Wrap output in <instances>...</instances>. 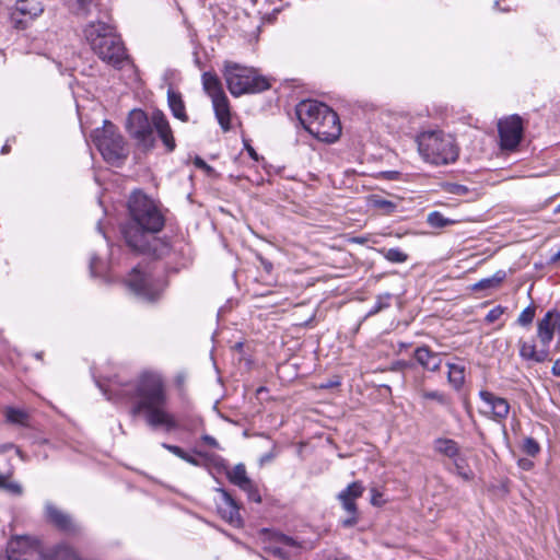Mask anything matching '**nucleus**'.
<instances>
[{
	"label": "nucleus",
	"mask_w": 560,
	"mask_h": 560,
	"mask_svg": "<svg viewBox=\"0 0 560 560\" xmlns=\"http://www.w3.org/2000/svg\"><path fill=\"white\" fill-rule=\"evenodd\" d=\"M506 271L498 270L491 277L483 278L472 285V290L482 291L489 289L499 288L500 284L505 280Z\"/></svg>",
	"instance_id": "obj_26"
},
{
	"label": "nucleus",
	"mask_w": 560,
	"mask_h": 560,
	"mask_svg": "<svg viewBox=\"0 0 560 560\" xmlns=\"http://www.w3.org/2000/svg\"><path fill=\"white\" fill-rule=\"evenodd\" d=\"M223 75L230 93L234 96L259 93L270 88L267 78L257 74L253 68H247L236 62L226 61Z\"/></svg>",
	"instance_id": "obj_7"
},
{
	"label": "nucleus",
	"mask_w": 560,
	"mask_h": 560,
	"mask_svg": "<svg viewBox=\"0 0 560 560\" xmlns=\"http://www.w3.org/2000/svg\"><path fill=\"white\" fill-rule=\"evenodd\" d=\"M94 142L104 160L112 165L121 164L128 156L122 136L109 121H105L102 129L95 130Z\"/></svg>",
	"instance_id": "obj_8"
},
{
	"label": "nucleus",
	"mask_w": 560,
	"mask_h": 560,
	"mask_svg": "<svg viewBox=\"0 0 560 560\" xmlns=\"http://www.w3.org/2000/svg\"><path fill=\"white\" fill-rule=\"evenodd\" d=\"M551 373L553 376L560 377V357L555 360L553 365L551 368Z\"/></svg>",
	"instance_id": "obj_50"
},
{
	"label": "nucleus",
	"mask_w": 560,
	"mask_h": 560,
	"mask_svg": "<svg viewBox=\"0 0 560 560\" xmlns=\"http://www.w3.org/2000/svg\"><path fill=\"white\" fill-rule=\"evenodd\" d=\"M162 447L165 448L166 451L171 452L172 454H174L175 456H177L180 459L185 458L186 452L177 445L162 443Z\"/></svg>",
	"instance_id": "obj_43"
},
{
	"label": "nucleus",
	"mask_w": 560,
	"mask_h": 560,
	"mask_svg": "<svg viewBox=\"0 0 560 560\" xmlns=\"http://www.w3.org/2000/svg\"><path fill=\"white\" fill-rule=\"evenodd\" d=\"M68 9L78 16L86 18L92 12L94 0H63Z\"/></svg>",
	"instance_id": "obj_29"
},
{
	"label": "nucleus",
	"mask_w": 560,
	"mask_h": 560,
	"mask_svg": "<svg viewBox=\"0 0 560 560\" xmlns=\"http://www.w3.org/2000/svg\"><path fill=\"white\" fill-rule=\"evenodd\" d=\"M560 212V203L557 206V208L555 209V213H558Z\"/></svg>",
	"instance_id": "obj_61"
},
{
	"label": "nucleus",
	"mask_w": 560,
	"mask_h": 560,
	"mask_svg": "<svg viewBox=\"0 0 560 560\" xmlns=\"http://www.w3.org/2000/svg\"><path fill=\"white\" fill-rule=\"evenodd\" d=\"M378 253L389 262L393 264H404L408 260L409 256L401 249L394 248H380Z\"/></svg>",
	"instance_id": "obj_32"
},
{
	"label": "nucleus",
	"mask_w": 560,
	"mask_h": 560,
	"mask_svg": "<svg viewBox=\"0 0 560 560\" xmlns=\"http://www.w3.org/2000/svg\"><path fill=\"white\" fill-rule=\"evenodd\" d=\"M129 289L142 301L154 302L162 293V287L153 278L138 268H133L126 280Z\"/></svg>",
	"instance_id": "obj_10"
},
{
	"label": "nucleus",
	"mask_w": 560,
	"mask_h": 560,
	"mask_svg": "<svg viewBox=\"0 0 560 560\" xmlns=\"http://www.w3.org/2000/svg\"><path fill=\"white\" fill-rule=\"evenodd\" d=\"M116 399H128L132 402V416L144 415V420L152 429L163 428L166 432L177 429L175 417L166 410V386L159 373L143 372L137 380L112 388Z\"/></svg>",
	"instance_id": "obj_2"
},
{
	"label": "nucleus",
	"mask_w": 560,
	"mask_h": 560,
	"mask_svg": "<svg viewBox=\"0 0 560 560\" xmlns=\"http://www.w3.org/2000/svg\"><path fill=\"white\" fill-rule=\"evenodd\" d=\"M536 315V306L534 304L528 305L526 308H524L521 314L518 315L516 323L517 325L522 327L529 326Z\"/></svg>",
	"instance_id": "obj_37"
},
{
	"label": "nucleus",
	"mask_w": 560,
	"mask_h": 560,
	"mask_svg": "<svg viewBox=\"0 0 560 560\" xmlns=\"http://www.w3.org/2000/svg\"><path fill=\"white\" fill-rule=\"evenodd\" d=\"M195 453L198 455H203L201 452H198V451H195Z\"/></svg>",
	"instance_id": "obj_62"
},
{
	"label": "nucleus",
	"mask_w": 560,
	"mask_h": 560,
	"mask_svg": "<svg viewBox=\"0 0 560 560\" xmlns=\"http://www.w3.org/2000/svg\"><path fill=\"white\" fill-rule=\"evenodd\" d=\"M95 260H96V258H95V257H93V258L91 259V268H93V267H94V261H95Z\"/></svg>",
	"instance_id": "obj_60"
},
{
	"label": "nucleus",
	"mask_w": 560,
	"mask_h": 560,
	"mask_svg": "<svg viewBox=\"0 0 560 560\" xmlns=\"http://www.w3.org/2000/svg\"><path fill=\"white\" fill-rule=\"evenodd\" d=\"M364 492V486L361 481L351 482L346 489L340 491L337 499L341 503L342 509L349 515L341 521V525L346 528L353 527L358 524V506L355 500L361 498Z\"/></svg>",
	"instance_id": "obj_12"
},
{
	"label": "nucleus",
	"mask_w": 560,
	"mask_h": 560,
	"mask_svg": "<svg viewBox=\"0 0 560 560\" xmlns=\"http://www.w3.org/2000/svg\"><path fill=\"white\" fill-rule=\"evenodd\" d=\"M194 164L196 167L198 168H202V170H206L207 172H211L212 171V167L210 165H208L199 156H196L195 160H194Z\"/></svg>",
	"instance_id": "obj_47"
},
{
	"label": "nucleus",
	"mask_w": 560,
	"mask_h": 560,
	"mask_svg": "<svg viewBox=\"0 0 560 560\" xmlns=\"http://www.w3.org/2000/svg\"><path fill=\"white\" fill-rule=\"evenodd\" d=\"M448 374L447 378L450 384L456 389H460L465 382V368L462 365L447 363Z\"/></svg>",
	"instance_id": "obj_31"
},
{
	"label": "nucleus",
	"mask_w": 560,
	"mask_h": 560,
	"mask_svg": "<svg viewBox=\"0 0 560 560\" xmlns=\"http://www.w3.org/2000/svg\"><path fill=\"white\" fill-rule=\"evenodd\" d=\"M478 395L482 401L480 415L498 423L504 422L511 409L509 401L486 389L480 390Z\"/></svg>",
	"instance_id": "obj_13"
},
{
	"label": "nucleus",
	"mask_w": 560,
	"mask_h": 560,
	"mask_svg": "<svg viewBox=\"0 0 560 560\" xmlns=\"http://www.w3.org/2000/svg\"><path fill=\"white\" fill-rule=\"evenodd\" d=\"M522 450L528 456L535 457L540 452V445L534 438H525L523 441Z\"/></svg>",
	"instance_id": "obj_38"
},
{
	"label": "nucleus",
	"mask_w": 560,
	"mask_h": 560,
	"mask_svg": "<svg viewBox=\"0 0 560 560\" xmlns=\"http://www.w3.org/2000/svg\"><path fill=\"white\" fill-rule=\"evenodd\" d=\"M9 150H10V147H9L8 144H4V145L2 147V149H1V153H2V154H5V153H8V152H9Z\"/></svg>",
	"instance_id": "obj_58"
},
{
	"label": "nucleus",
	"mask_w": 560,
	"mask_h": 560,
	"mask_svg": "<svg viewBox=\"0 0 560 560\" xmlns=\"http://www.w3.org/2000/svg\"><path fill=\"white\" fill-rule=\"evenodd\" d=\"M416 142L421 158L432 165H447L458 159L459 149L454 137L442 130L420 132Z\"/></svg>",
	"instance_id": "obj_5"
},
{
	"label": "nucleus",
	"mask_w": 560,
	"mask_h": 560,
	"mask_svg": "<svg viewBox=\"0 0 560 560\" xmlns=\"http://www.w3.org/2000/svg\"><path fill=\"white\" fill-rule=\"evenodd\" d=\"M421 397L424 399L435 400L441 406L445 407L453 417H457L452 407V399L447 394L440 390H423L421 393Z\"/></svg>",
	"instance_id": "obj_27"
},
{
	"label": "nucleus",
	"mask_w": 560,
	"mask_h": 560,
	"mask_svg": "<svg viewBox=\"0 0 560 560\" xmlns=\"http://www.w3.org/2000/svg\"><path fill=\"white\" fill-rule=\"evenodd\" d=\"M517 345L518 354L524 361L530 363H542L552 360L550 351L547 349V347L541 346L540 349H537L534 340L527 341L520 339Z\"/></svg>",
	"instance_id": "obj_17"
},
{
	"label": "nucleus",
	"mask_w": 560,
	"mask_h": 560,
	"mask_svg": "<svg viewBox=\"0 0 560 560\" xmlns=\"http://www.w3.org/2000/svg\"><path fill=\"white\" fill-rule=\"evenodd\" d=\"M268 551L280 559H288V552L284 551L282 548L279 547H270Z\"/></svg>",
	"instance_id": "obj_45"
},
{
	"label": "nucleus",
	"mask_w": 560,
	"mask_h": 560,
	"mask_svg": "<svg viewBox=\"0 0 560 560\" xmlns=\"http://www.w3.org/2000/svg\"><path fill=\"white\" fill-rule=\"evenodd\" d=\"M505 307L501 305H497L495 307L491 308L488 314L486 315L485 320L489 324H492L497 322L504 313Z\"/></svg>",
	"instance_id": "obj_42"
},
{
	"label": "nucleus",
	"mask_w": 560,
	"mask_h": 560,
	"mask_svg": "<svg viewBox=\"0 0 560 560\" xmlns=\"http://www.w3.org/2000/svg\"><path fill=\"white\" fill-rule=\"evenodd\" d=\"M246 148H247V151H248L249 155H250L254 160H258V156H257L256 151H255L250 145H246Z\"/></svg>",
	"instance_id": "obj_56"
},
{
	"label": "nucleus",
	"mask_w": 560,
	"mask_h": 560,
	"mask_svg": "<svg viewBox=\"0 0 560 560\" xmlns=\"http://www.w3.org/2000/svg\"><path fill=\"white\" fill-rule=\"evenodd\" d=\"M413 358L427 371L438 372L441 369V353L432 351L429 346L417 347L413 351Z\"/></svg>",
	"instance_id": "obj_20"
},
{
	"label": "nucleus",
	"mask_w": 560,
	"mask_h": 560,
	"mask_svg": "<svg viewBox=\"0 0 560 560\" xmlns=\"http://www.w3.org/2000/svg\"><path fill=\"white\" fill-rule=\"evenodd\" d=\"M558 260H560V249L550 257L551 262H557Z\"/></svg>",
	"instance_id": "obj_57"
},
{
	"label": "nucleus",
	"mask_w": 560,
	"mask_h": 560,
	"mask_svg": "<svg viewBox=\"0 0 560 560\" xmlns=\"http://www.w3.org/2000/svg\"><path fill=\"white\" fill-rule=\"evenodd\" d=\"M4 417L9 423L28 427L30 415L24 409L7 407L4 409Z\"/></svg>",
	"instance_id": "obj_28"
},
{
	"label": "nucleus",
	"mask_w": 560,
	"mask_h": 560,
	"mask_svg": "<svg viewBox=\"0 0 560 560\" xmlns=\"http://www.w3.org/2000/svg\"><path fill=\"white\" fill-rule=\"evenodd\" d=\"M241 490H243L247 493V497L250 501L256 502V503L261 502V497L253 481H249V486L243 487V488H241Z\"/></svg>",
	"instance_id": "obj_41"
},
{
	"label": "nucleus",
	"mask_w": 560,
	"mask_h": 560,
	"mask_svg": "<svg viewBox=\"0 0 560 560\" xmlns=\"http://www.w3.org/2000/svg\"><path fill=\"white\" fill-rule=\"evenodd\" d=\"M202 85L211 100L225 95L221 81L215 73L205 72L202 74Z\"/></svg>",
	"instance_id": "obj_24"
},
{
	"label": "nucleus",
	"mask_w": 560,
	"mask_h": 560,
	"mask_svg": "<svg viewBox=\"0 0 560 560\" xmlns=\"http://www.w3.org/2000/svg\"><path fill=\"white\" fill-rule=\"evenodd\" d=\"M276 457V454L273 452H269V453H266L264 454L261 457H260V464H265V463H269L271 462L273 458Z\"/></svg>",
	"instance_id": "obj_52"
},
{
	"label": "nucleus",
	"mask_w": 560,
	"mask_h": 560,
	"mask_svg": "<svg viewBox=\"0 0 560 560\" xmlns=\"http://www.w3.org/2000/svg\"><path fill=\"white\" fill-rule=\"evenodd\" d=\"M183 460H185L186 463H188V464H190L192 466H199L200 465L199 460L196 457L189 455L187 452H186L185 458H183Z\"/></svg>",
	"instance_id": "obj_51"
},
{
	"label": "nucleus",
	"mask_w": 560,
	"mask_h": 560,
	"mask_svg": "<svg viewBox=\"0 0 560 560\" xmlns=\"http://www.w3.org/2000/svg\"><path fill=\"white\" fill-rule=\"evenodd\" d=\"M0 489L4 490L11 494L20 495L23 490L20 483L15 481H11L9 476L0 474Z\"/></svg>",
	"instance_id": "obj_36"
},
{
	"label": "nucleus",
	"mask_w": 560,
	"mask_h": 560,
	"mask_svg": "<svg viewBox=\"0 0 560 560\" xmlns=\"http://www.w3.org/2000/svg\"><path fill=\"white\" fill-rule=\"evenodd\" d=\"M453 463V471L459 476L462 479L468 481L472 478V471L470 469H467L466 467V460L462 456V454L457 455V458L451 459Z\"/></svg>",
	"instance_id": "obj_34"
},
{
	"label": "nucleus",
	"mask_w": 560,
	"mask_h": 560,
	"mask_svg": "<svg viewBox=\"0 0 560 560\" xmlns=\"http://www.w3.org/2000/svg\"><path fill=\"white\" fill-rule=\"evenodd\" d=\"M354 242L358 244H363L365 242V240L363 237H355Z\"/></svg>",
	"instance_id": "obj_59"
},
{
	"label": "nucleus",
	"mask_w": 560,
	"mask_h": 560,
	"mask_svg": "<svg viewBox=\"0 0 560 560\" xmlns=\"http://www.w3.org/2000/svg\"><path fill=\"white\" fill-rule=\"evenodd\" d=\"M380 497H381V494L378 492H376L375 490H373V495L371 499V502L373 505H380V500H378Z\"/></svg>",
	"instance_id": "obj_54"
},
{
	"label": "nucleus",
	"mask_w": 560,
	"mask_h": 560,
	"mask_svg": "<svg viewBox=\"0 0 560 560\" xmlns=\"http://www.w3.org/2000/svg\"><path fill=\"white\" fill-rule=\"evenodd\" d=\"M222 495V502L218 506L221 517L233 526H241L243 524L240 515V506L232 495L224 489H218Z\"/></svg>",
	"instance_id": "obj_18"
},
{
	"label": "nucleus",
	"mask_w": 560,
	"mask_h": 560,
	"mask_svg": "<svg viewBox=\"0 0 560 560\" xmlns=\"http://www.w3.org/2000/svg\"><path fill=\"white\" fill-rule=\"evenodd\" d=\"M212 105L220 127L223 131H229L231 129V112L226 95L213 98Z\"/></svg>",
	"instance_id": "obj_21"
},
{
	"label": "nucleus",
	"mask_w": 560,
	"mask_h": 560,
	"mask_svg": "<svg viewBox=\"0 0 560 560\" xmlns=\"http://www.w3.org/2000/svg\"><path fill=\"white\" fill-rule=\"evenodd\" d=\"M130 220L121 226L127 246L137 254L156 259L168 258L177 261L185 256L186 245L179 241L168 242L158 237L165 220L153 200L141 191H135L128 200Z\"/></svg>",
	"instance_id": "obj_1"
},
{
	"label": "nucleus",
	"mask_w": 560,
	"mask_h": 560,
	"mask_svg": "<svg viewBox=\"0 0 560 560\" xmlns=\"http://www.w3.org/2000/svg\"><path fill=\"white\" fill-rule=\"evenodd\" d=\"M500 144L503 150H515L524 132L523 119L518 115H511L498 122Z\"/></svg>",
	"instance_id": "obj_11"
},
{
	"label": "nucleus",
	"mask_w": 560,
	"mask_h": 560,
	"mask_svg": "<svg viewBox=\"0 0 560 560\" xmlns=\"http://www.w3.org/2000/svg\"><path fill=\"white\" fill-rule=\"evenodd\" d=\"M167 104L174 118L180 120L182 122H187L189 120V117L186 113L185 102L179 92L170 88L167 90Z\"/></svg>",
	"instance_id": "obj_22"
},
{
	"label": "nucleus",
	"mask_w": 560,
	"mask_h": 560,
	"mask_svg": "<svg viewBox=\"0 0 560 560\" xmlns=\"http://www.w3.org/2000/svg\"><path fill=\"white\" fill-rule=\"evenodd\" d=\"M126 128L139 148L143 150L154 148L153 113L149 117L142 109H132L127 118Z\"/></svg>",
	"instance_id": "obj_9"
},
{
	"label": "nucleus",
	"mask_w": 560,
	"mask_h": 560,
	"mask_svg": "<svg viewBox=\"0 0 560 560\" xmlns=\"http://www.w3.org/2000/svg\"><path fill=\"white\" fill-rule=\"evenodd\" d=\"M153 131L155 130L167 152H173L176 148V142L173 136V130L165 114L160 110H153Z\"/></svg>",
	"instance_id": "obj_16"
},
{
	"label": "nucleus",
	"mask_w": 560,
	"mask_h": 560,
	"mask_svg": "<svg viewBox=\"0 0 560 560\" xmlns=\"http://www.w3.org/2000/svg\"><path fill=\"white\" fill-rule=\"evenodd\" d=\"M410 366V363L406 362V361H402V360H399V361H396L393 363L392 365V370L393 371H401L406 368H409Z\"/></svg>",
	"instance_id": "obj_48"
},
{
	"label": "nucleus",
	"mask_w": 560,
	"mask_h": 560,
	"mask_svg": "<svg viewBox=\"0 0 560 560\" xmlns=\"http://www.w3.org/2000/svg\"><path fill=\"white\" fill-rule=\"evenodd\" d=\"M369 203L371 207L380 210L382 212V214H385V215H389V214L394 213L397 209L396 202H394L389 199H385L380 195H372L369 198Z\"/></svg>",
	"instance_id": "obj_30"
},
{
	"label": "nucleus",
	"mask_w": 560,
	"mask_h": 560,
	"mask_svg": "<svg viewBox=\"0 0 560 560\" xmlns=\"http://www.w3.org/2000/svg\"><path fill=\"white\" fill-rule=\"evenodd\" d=\"M45 514L47 520L59 530H62L65 533H75L78 530V527L73 523L71 516L59 510L51 502H46Z\"/></svg>",
	"instance_id": "obj_19"
},
{
	"label": "nucleus",
	"mask_w": 560,
	"mask_h": 560,
	"mask_svg": "<svg viewBox=\"0 0 560 560\" xmlns=\"http://www.w3.org/2000/svg\"><path fill=\"white\" fill-rule=\"evenodd\" d=\"M446 192L456 196H466L469 192V188L465 185L457 183H447L444 186Z\"/></svg>",
	"instance_id": "obj_40"
},
{
	"label": "nucleus",
	"mask_w": 560,
	"mask_h": 560,
	"mask_svg": "<svg viewBox=\"0 0 560 560\" xmlns=\"http://www.w3.org/2000/svg\"><path fill=\"white\" fill-rule=\"evenodd\" d=\"M518 466L524 470H529L533 468L534 463L530 459L527 458H521L518 460Z\"/></svg>",
	"instance_id": "obj_49"
},
{
	"label": "nucleus",
	"mask_w": 560,
	"mask_h": 560,
	"mask_svg": "<svg viewBox=\"0 0 560 560\" xmlns=\"http://www.w3.org/2000/svg\"><path fill=\"white\" fill-rule=\"evenodd\" d=\"M295 112L304 129L319 141L334 142L340 137L339 117L326 104L306 100L296 105Z\"/></svg>",
	"instance_id": "obj_3"
},
{
	"label": "nucleus",
	"mask_w": 560,
	"mask_h": 560,
	"mask_svg": "<svg viewBox=\"0 0 560 560\" xmlns=\"http://www.w3.org/2000/svg\"><path fill=\"white\" fill-rule=\"evenodd\" d=\"M84 35L98 58L116 69L130 63L125 45L112 24L96 21L89 23Z\"/></svg>",
	"instance_id": "obj_4"
},
{
	"label": "nucleus",
	"mask_w": 560,
	"mask_h": 560,
	"mask_svg": "<svg viewBox=\"0 0 560 560\" xmlns=\"http://www.w3.org/2000/svg\"><path fill=\"white\" fill-rule=\"evenodd\" d=\"M201 440H202V442L205 444H207L210 447H213V448H218L219 447L218 441L213 436H211L209 434H203L201 436Z\"/></svg>",
	"instance_id": "obj_46"
},
{
	"label": "nucleus",
	"mask_w": 560,
	"mask_h": 560,
	"mask_svg": "<svg viewBox=\"0 0 560 560\" xmlns=\"http://www.w3.org/2000/svg\"><path fill=\"white\" fill-rule=\"evenodd\" d=\"M259 260L267 272H270L272 270V264L269 260L262 257H259Z\"/></svg>",
	"instance_id": "obj_53"
},
{
	"label": "nucleus",
	"mask_w": 560,
	"mask_h": 560,
	"mask_svg": "<svg viewBox=\"0 0 560 560\" xmlns=\"http://www.w3.org/2000/svg\"><path fill=\"white\" fill-rule=\"evenodd\" d=\"M433 450L436 454L444 456L448 459L457 458V455L460 454L459 444L448 438H438L433 441Z\"/></svg>",
	"instance_id": "obj_23"
},
{
	"label": "nucleus",
	"mask_w": 560,
	"mask_h": 560,
	"mask_svg": "<svg viewBox=\"0 0 560 560\" xmlns=\"http://www.w3.org/2000/svg\"><path fill=\"white\" fill-rule=\"evenodd\" d=\"M226 476L229 481L234 486H237L240 489L243 487H248L249 481H252L247 476L245 465L242 463L235 465L231 470H229Z\"/></svg>",
	"instance_id": "obj_25"
},
{
	"label": "nucleus",
	"mask_w": 560,
	"mask_h": 560,
	"mask_svg": "<svg viewBox=\"0 0 560 560\" xmlns=\"http://www.w3.org/2000/svg\"><path fill=\"white\" fill-rule=\"evenodd\" d=\"M277 541L290 547H300V544L294 538L287 536L284 534L278 535Z\"/></svg>",
	"instance_id": "obj_44"
},
{
	"label": "nucleus",
	"mask_w": 560,
	"mask_h": 560,
	"mask_svg": "<svg viewBox=\"0 0 560 560\" xmlns=\"http://www.w3.org/2000/svg\"><path fill=\"white\" fill-rule=\"evenodd\" d=\"M427 222L430 226L435 229H442L447 225L454 224L456 221L445 218L441 212L439 211H432L427 217Z\"/></svg>",
	"instance_id": "obj_33"
},
{
	"label": "nucleus",
	"mask_w": 560,
	"mask_h": 560,
	"mask_svg": "<svg viewBox=\"0 0 560 560\" xmlns=\"http://www.w3.org/2000/svg\"><path fill=\"white\" fill-rule=\"evenodd\" d=\"M316 560H352L338 550H324L316 556Z\"/></svg>",
	"instance_id": "obj_39"
},
{
	"label": "nucleus",
	"mask_w": 560,
	"mask_h": 560,
	"mask_svg": "<svg viewBox=\"0 0 560 560\" xmlns=\"http://www.w3.org/2000/svg\"><path fill=\"white\" fill-rule=\"evenodd\" d=\"M557 328H560V313L556 310H550L537 323V338L541 346H549Z\"/></svg>",
	"instance_id": "obj_15"
},
{
	"label": "nucleus",
	"mask_w": 560,
	"mask_h": 560,
	"mask_svg": "<svg viewBox=\"0 0 560 560\" xmlns=\"http://www.w3.org/2000/svg\"><path fill=\"white\" fill-rule=\"evenodd\" d=\"M12 447H13V444H11V443L2 444V445H0V453H5L7 451L11 450Z\"/></svg>",
	"instance_id": "obj_55"
},
{
	"label": "nucleus",
	"mask_w": 560,
	"mask_h": 560,
	"mask_svg": "<svg viewBox=\"0 0 560 560\" xmlns=\"http://www.w3.org/2000/svg\"><path fill=\"white\" fill-rule=\"evenodd\" d=\"M4 560H81L69 545L61 544L44 552L37 540L28 536L12 538L7 546Z\"/></svg>",
	"instance_id": "obj_6"
},
{
	"label": "nucleus",
	"mask_w": 560,
	"mask_h": 560,
	"mask_svg": "<svg viewBox=\"0 0 560 560\" xmlns=\"http://www.w3.org/2000/svg\"><path fill=\"white\" fill-rule=\"evenodd\" d=\"M43 11V0H18L11 14V22L15 28L25 30Z\"/></svg>",
	"instance_id": "obj_14"
},
{
	"label": "nucleus",
	"mask_w": 560,
	"mask_h": 560,
	"mask_svg": "<svg viewBox=\"0 0 560 560\" xmlns=\"http://www.w3.org/2000/svg\"><path fill=\"white\" fill-rule=\"evenodd\" d=\"M392 294L390 293H384V294H380L376 296V302L375 304L373 305V307L368 312L366 316L370 317V316H374L376 315L377 313L386 310L389 307L390 305V300H392Z\"/></svg>",
	"instance_id": "obj_35"
}]
</instances>
